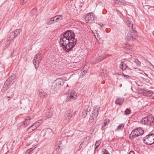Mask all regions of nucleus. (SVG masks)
Listing matches in <instances>:
<instances>
[{
    "mask_svg": "<svg viewBox=\"0 0 154 154\" xmlns=\"http://www.w3.org/2000/svg\"><path fill=\"white\" fill-rule=\"evenodd\" d=\"M124 100V98H118L116 100V103L120 105L122 103Z\"/></svg>",
    "mask_w": 154,
    "mask_h": 154,
    "instance_id": "obj_17",
    "label": "nucleus"
},
{
    "mask_svg": "<svg viewBox=\"0 0 154 154\" xmlns=\"http://www.w3.org/2000/svg\"><path fill=\"white\" fill-rule=\"evenodd\" d=\"M120 5H123L125 3V1L124 0H120Z\"/></svg>",
    "mask_w": 154,
    "mask_h": 154,
    "instance_id": "obj_38",
    "label": "nucleus"
},
{
    "mask_svg": "<svg viewBox=\"0 0 154 154\" xmlns=\"http://www.w3.org/2000/svg\"><path fill=\"white\" fill-rule=\"evenodd\" d=\"M134 63L137 66H140L141 65V63L138 60L136 59L134 61Z\"/></svg>",
    "mask_w": 154,
    "mask_h": 154,
    "instance_id": "obj_28",
    "label": "nucleus"
},
{
    "mask_svg": "<svg viewBox=\"0 0 154 154\" xmlns=\"http://www.w3.org/2000/svg\"><path fill=\"white\" fill-rule=\"evenodd\" d=\"M120 0H115V3L117 4L120 5Z\"/></svg>",
    "mask_w": 154,
    "mask_h": 154,
    "instance_id": "obj_39",
    "label": "nucleus"
},
{
    "mask_svg": "<svg viewBox=\"0 0 154 154\" xmlns=\"http://www.w3.org/2000/svg\"><path fill=\"white\" fill-rule=\"evenodd\" d=\"M127 67L126 64L124 62H122L120 64V68L122 70H125Z\"/></svg>",
    "mask_w": 154,
    "mask_h": 154,
    "instance_id": "obj_21",
    "label": "nucleus"
},
{
    "mask_svg": "<svg viewBox=\"0 0 154 154\" xmlns=\"http://www.w3.org/2000/svg\"><path fill=\"white\" fill-rule=\"evenodd\" d=\"M103 154H110L109 153H108L107 151H105L103 152Z\"/></svg>",
    "mask_w": 154,
    "mask_h": 154,
    "instance_id": "obj_45",
    "label": "nucleus"
},
{
    "mask_svg": "<svg viewBox=\"0 0 154 154\" xmlns=\"http://www.w3.org/2000/svg\"><path fill=\"white\" fill-rule=\"evenodd\" d=\"M12 56H13V54H12Z\"/></svg>",
    "mask_w": 154,
    "mask_h": 154,
    "instance_id": "obj_52",
    "label": "nucleus"
},
{
    "mask_svg": "<svg viewBox=\"0 0 154 154\" xmlns=\"http://www.w3.org/2000/svg\"><path fill=\"white\" fill-rule=\"evenodd\" d=\"M129 154H135V153L133 151H131L129 153Z\"/></svg>",
    "mask_w": 154,
    "mask_h": 154,
    "instance_id": "obj_42",
    "label": "nucleus"
},
{
    "mask_svg": "<svg viewBox=\"0 0 154 154\" xmlns=\"http://www.w3.org/2000/svg\"><path fill=\"white\" fill-rule=\"evenodd\" d=\"M30 128H31L32 129V131H33L34 130H35V128L33 127V125H32V126H30Z\"/></svg>",
    "mask_w": 154,
    "mask_h": 154,
    "instance_id": "obj_41",
    "label": "nucleus"
},
{
    "mask_svg": "<svg viewBox=\"0 0 154 154\" xmlns=\"http://www.w3.org/2000/svg\"><path fill=\"white\" fill-rule=\"evenodd\" d=\"M153 94L151 91L144 90L143 91V94L148 97L152 96Z\"/></svg>",
    "mask_w": 154,
    "mask_h": 154,
    "instance_id": "obj_19",
    "label": "nucleus"
},
{
    "mask_svg": "<svg viewBox=\"0 0 154 154\" xmlns=\"http://www.w3.org/2000/svg\"><path fill=\"white\" fill-rule=\"evenodd\" d=\"M88 138H89V137H87V138H88Z\"/></svg>",
    "mask_w": 154,
    "mask_h": 154,
    "instance_id": "obj_54",
    "label": "nucleus"
},
{
    "mask_svg": "<svg viewBox=\"0 0 154 154\" xmlns=\"http://www.w3.org/2000/svg\"><path fill=\"white\" fill-rule=\"evenodd\" d=\"M55 84L57 88H59L64 84V82L61 79H57L54 84Z\"/></svg>",
    "mask_w": 154,
    "mask_h": 154,
    "instance_id": "obj_12",
    "label": "nucleus"
},
{
    "mask_svg": "<svg viewBox=\"0 0 154 154\" xmlns=\"http://www.w3.org/2000/svg\"><path fill=\"white\" fill-rule=\"evenodd\" d=\"M98 110H97V113H96V115H95V114H94V116H93V117H94V118L95 117H97V113H98Z\"/></svg>",
    "mask_w": 154,
    "mask_h": 154,
    "instance_id": "obj_43",
    "label": "nucleus"
},
{
    "mask_svg": "<svg viewBox=\"0 0 154 154\" xmlns=\"http://www.w3.org/2000/svg\"><path fill=\"white\" fill-rule=\"evenodd\" d=\"M101 141L99 140L96 141L95 144V149H96L98 148L101 143Z\"/></svg>",
    "mask_w": 154,
    "mask_h": 154,
    "instance_id": "obj_27",
    "label": "nucleus"
},
{
    "mask_svg": "<svg viewBox=\"0 0 154 154\" xmlns=\"http://www.w3.org/2000/svg\"><path fill=\"white\" fill-rule=\"evenodd\" d=\"M15 76L14 75L10 76L8 79L5 82V83L10 87L12 85L14 82Z\"/></svg>",
    "mask_w": 154,
    "mask_h": 154,
    "instance_id": "obj_10",
    "label": "nucleus"
},
{
    "mask_svg": "<svg viewBox=\"0 0 154 154\" xmlns=\"http://www.w3.org/2000/svg\"><path fill=\"white\" fill-rule=\"evenodd\" d=\"M109 122V120L108 119H106V122L104 123V125H103L102 127L103 128L105 127L107 125H108Z\"/></svg>",
    "mask_w": 154,
    "mask_h": 154,
    "instance_id": "obj_30",
    "label": "nucleus"
},
{
    "mask_svg": "<svg viewBox=\"0 0 154 154\" xmlns=\"http://www.w3.org/2000/svg\"><path fill=\"white\" fill-rule=\"evenodd\" d=\"M82 143H82L80 145V146H81V147H82Z\"/></svg>",
    "mask_w": 154,
    "mask_h": 154,
    "instance_id": "obj_48",
    "label": "nucleus"
},
{
    "mask_svg": "<svg viewBox=\"0 0 154 154\" xmlns=\"http://www.w3.org/2000/svg\"><path fill=\"white\" fill-rule=\"evenodd\" d=\"M68 86H69L68 85H67L66 87H68Z\"/></svg>",
    "mask_w": 154,
    "mask_h": 154,
    "instance_id": "obj_51",
    "label": "nucleus"
},
{
    "mask_svg": "<svg viewBox=\"0 0 154 154\" xmlns=\"http://www.w3.org/2000/svg\"><path fill=\"white\" fill-rule=\"evenodd\" d=\"M152 33H153V35L154 36V31Z\"/></svg>",
    "mask_w": 154,
    "mask_h": 154,
    "instance_id": "obj_49",
    "label": "nucleus"
},
{
    "mask_svg": "<svg viewBox=\"0 0 154 154\" xmlns=\"http://www.w3.org/2000/svg\"><path fill=\"white\" fill-rule=\"evenodd\" d=\"M109 56V54H105L98 57L94 60V62L95 63H97L107 57Z\"/></svg>",
    "mask_w": 154,
    "mask_h": 154,
    "instance_id": "obj_11",
    "label": "nucleus"
},
{
    "mask_svg": "<svg viewBox=\"0 0 154 154\" xmlns=\"http://www.w3.org/2000/svg\"><path fill=\"white\" fill-rule=\"evenodd\" d=\"M66 94H68L66 100L67 101H70L71 99L74 100L77 97L75 93L73 90H69L68 93H66Z\"/></svg>",
    "mask_w": 154,
    "mask_h": 154,
    "instance_id": "obj_7",
    "label": "nucleus"
},
{
    "mask_svg": "<svg viewBox=\"0 0 154 154\" xmlns=\"http://www.w3.org/2000/svg\"><path fill=\"white\" fill-rule=\"evenodd\" d=\"M88 106H85L84 111L83 112L82 115V117L84 118L85 117L87 114V112H88Z\"/></svg>",
    "mask_w": 154,
    "mask_h": 154,
    "instance_id": "obj_22",
    "label": "nucleus"
},
{
    "mask_svg": "<svg viewBox=\"0 0 154 154\" xmlns=\"http://www.w3.org/2000/svg\"><path fill=\"white\" fill-rule=\"evenodd\" d=\"M20 30L18 29H16L14 32L11 33L9 35V40L11 41L14 39L20 33Z\"/></svg>",
    "mask_w": 154,
    "mask_h": 154,
    "instance_id": "obj_8",
    "label": "nucleus"
},
{
    "mask_svg": "<svg viewBox=\"0 0 154 154\" xmlns=\"http://www.w3.org/2000/svg\"><path fill=\"white\" fill-rule=\"evenodd\" d=\"M43 122L42 120H40L34 123L33 125V127L35 129H36L40 125H41Z\"/></svg>",
    "mask_w": 154,
    "mask_h": 154,
    "instance_id": "obj_16",
    "label": "nucleus"
},
{
    "mask_svg": "<svg viewBox=\"0 0 154 154\" xmlns=\"http://www.w3.org/2000/svg\"><path fill=\"white\" fill-rule=\"evenodd\" d=\"M63 17V16L62 15H57L54 17V18L55 20V21L56 22H58V21L62 20Z\"/></svg>",
    "mask_w": 154,
    "mask_h": 154,
    "instance_id": "obj_20",
    "label": "nucleus"
},
{
    "mask_svg": "<svg viewBox=\"0 0 154 154\" xmlns=\"http://www.w3.org/2000/svg\"><path fill=\"white\" fill-rule=\"evenodd\" d=\"M83 72L84 73V74L83 73L82 75H84V76L85 74V73H86V71H85V70H83Z\"/></svg>",
    "mask_w": 154,
    "mask_h": 154,
    "instance_id": "obj_47",
    "label": "nucleus"
},
{
    "mask_svg": "<svg viewBox=\"0 0 154 154\" xmlns=\"http://www.w3.org/2000/svg\"><path fill=\"white\" fill-rule=\"evenodd\" d=\"M56 151L57 153H59L61 151V149H60V146L58 145V146L56 149Z\"/></svg>",
    "mask_w": 154,
    "mask_h": 154,
    "instance_id": "obj_33",
    "label": "nucleus"
},
{
    "mask_svg": "<svg viewBox=\"0 0 154 154\" xmlns=\"http://www.w3.org/2000/svg\"><path fill=\"white\" fill-rule=\"evenodd\" d=\"M75 34L72 31H67L60 36V43L64 47L66 52H69L76 44L77 40L75 38Z\"/></svg>",
    "mask_w": 154,
    "mask_h": 154,
    "instance_id": "obj_1",
    "label": "nucleus"
},
{
    "mask_svg": "<svg viewBox=\"0 0 154 154\" xmlns=\"http://www.w3.org/2000/svg\"><path fill=\"white\" fill-rule=\"evenodd\" d=\"M94 16L93 13H88L85 18L86 23H91L94 20Z\"/></svg>",
    "mask_w": 154,
    "mask_h": 154,
    "instance_id": "obj_9",
    "label": "nucleus"
},
{
    "mask_svg": "<svg viewBox=\"0 0 154 154\" xmlns=\"http://www.w3.org/2000/svg\"><path fill=\"white\" fill-rule=\"evenodd\" d=\"M126 21V23L128 27H133V23L131 22V20L129 18H127Z\"/></svg>",
    "mask_w": 154,
    "mask_h": 154,
    "instance_id": "obj_18",
    "label": "nucleus"
},
{
    "mask_svg": "<svg viewBox=\"0 0 154 154\" xmlns=\"http://www.w3.org/2000/svg\"><path fill=\"white\" fill-rule=\"evenodd\" d=\"M39 95L41 97L44 98L47 95V93L44 90L41 89L39 91Z\"/></svg>",
    "mask_w": 154,
    "mask_h": 154,
    "instance_id": "obj_15",
    "label": "nucleus"
},
{
    "mask_svg": "<svg viewBox=\"0 0 154 154\" xmlns=\"http://www.w3.org/2000/svg\"><path fill=\"white\" fill-rule=\"evenodd\" d=\"M123 75L124 76V77H125V76H127V77H129V75H126L125 74H124L123 73Z\"/></svg>",
    "mask_w": 154,
    "mask_h": 154,
    "instance_id": "obj_46",
    "label": "nucleus"
},
{
    "mask_svg": "<svg viewBox=\"0 0 154 154\" xmlns=\"http://www.w3.org/2000/svg\"><path fill=\"white\" fill-rule=\"evenodd\" d=\"M55 22V20L54 17L48 20L47 23L48 24H51L54 23Z\"/></svg>",
    "mask_w": 154,
    "mask_h": 154,
    "instance_id": "obj_23",
    "label": "nucleus"
},
{
    "mask_svg": "<svg viewBox=\"0 0 154 154\" xmlns=\"http://www.w3.org/2000/svg\"><path fill=\"white\" fill-rule=\"evenodd\" d=\"M46 115H47L49 116H48V117H49V118L51 116V113H50V112H47Z\"/></svg>",
    "mask_w": 154,
    "mask_h": 154,
    "instance_id": "obj_40",
    "label": "nucleus"
},
{
    "mask_svg": "<svg viewBox=\"0 0 154 154\" xmlns=\"http://www.w3.org/2000/svg\"><path fill=\"white\" fill-rule=\"evenodd\" d=\"M72 111L67 112L66 113L64 116V118L66 120H69L72 116Z\"/></svg>",
    "mask_w": 154,
    "mask_h": 154,
    "instance_id": "obj_13",
    "label": "nucleus"
},
{
    "mask_svg": "<svg viewBox=\"0 0 154 154\" xmlns=\"http://www.w3.org/2000/svg\"><path fill=\"white\" fill-rule=\"evenodd\" d=\"M125 48L128 50L132 51L133 50V48L132 46L130 45H126L125 47H124Z\"/></svg>",
    "mask_w": 154,
    "mask_h": 154,
    "instance_id": "obj_26",
    "label": "nucleus"
},
{
    "mask_svg": "<svg viewBox=\"0 0 154 154\" xmlns=\"http://www.w3.org/2000/svg\"><path fill=\"white\" fill-rule=\"evenodd\" d=\"M131 113L130 110L127 109L125 111V114L126 115H129Z\"/></svg>",
    "mask_w": 154,
    "mask_h": 154,
    "instance_id": "obj_31",
    "label": "nucleus"
},
{
    "mask_svg": "<svg viewBox=\"0 0 154 154\" xmlns=\"http://www.w3.org/2000/svg\"><path fill=\"white\" fill-rule=\"evenodd\" d=\"M153 98L154 99V96H153Z\"/></svg>",
    "mask_w": 154,
    "mask_h": 154,
    "instance_id": "obj_53",
    "label": "nucleus"
},
{
    "mask_svg": "<svg viewBox=\"0 0 154 154\" xmlns=\"http://www.w3.org/2000/svg\"><path fill=\"white\" fill-rule=\"evenodd\" d=\"M133 68H134V69H136V67H133Z\"/></svg>",
    "mask_w": 154,
    "mask_h": 154,
    "instance_id": "obj_50",
    "label": "nucleus"
},
{
    "mask_svg": "<svg viewBox=\"0 0 154 154\" xmlns=\"http://www.w3.org/2000/svg\"><path fill=\"white\" fill-rule=\"evenodd\" d=\"M26 131L28 133H30L33 131L31 128L29 127L26 130Z\"/></svg>",
    "mask_w": 154,
    "mask_h": 154,
    "instance_id": "obj_34",
    "label": "nucleus"
},
{
    "mask_svg": "<svg viewBox=\"0 0 154 154\" xmlns=\"http://www.w3.org/2000/svg\"><path fill=\"white\" fill-rule=\"evenodd\" d=\"M107 73V71L106 69H102L101 71V74L102 75H104Z\"/></svg>",
    "mask_w": 154,
    "mask_h": 154,
    "instance_id": "obj_29",
    "label": "nucleus"
},
{
    "mask_svg": "<svg viewBox=\"0 0 154 154\" xmlns=\"http://www.w3.org/2000/svg\"><path fill=\"white\" fill-rule=\"evenodd\" d=\"M61 143V142L60 141H58L57 142V144H58V145H59Z\"/></svg>",
    "mask_w": 154,
    "mask_h": 154,
    "instance_id": "obj_44",
    "label": "nucleus"
},
{
    "mask_svg": "<svg viewBox=\"0 0 154 154\" xmlns=\"http://www.w3.org/2000/svg\"><path fill=\"white\" fill-rule=\"evenodd\" d=\"M34 149V148L32 149V148H30L29 150H27L26 152V154H30L31 152L32 151V150Z\"/></svg>",
    "mask_w": 154,
    "mask_h": 154,
    "instance_id": "obj_32",
    "label": "nucleus"
},
{
    "mask_svg": "<svg viewBox=\"0 0 154 154\" xmlns=\"http://www.w3.org/2000/svg\"><path fill=\"white\" fill-rule=\"evenodd\" d=\"M42 55L41 54H37L35 55V57L34 58L33 63L35 68H38L39 66V62L42 59Z\"/></svg>",
    "mask_w": 154,
    "mask_h": 154,
    "instance_id": "obj_6",
    "label": "nucleus"
},
{
    "mask_svg": "<svg viewBox=\"0 0 154 154\" xmlns=\"http://www.w3.org/2000/svg\"><path fill=\"white\" fill-rule=\"evenodd\" d=\"M31 119L29 116L26 117L25 119V121L22 122V124L25 126H26L29 125L31 122Z\"/></svg>",
    "mask_w": 154,
    "mask_h": 154,
    "instance_id": "obj_14",
    "label": "nucleus"
},
{
    "mask_svg": "<svg viewBox=\"0 0 154 154\" xmlns=\"http://www.w3.org/2000/svg\"><path fill=\"white\" fill-rule=\"evenodd\" d=\"M31 12L32 13L35 14L37 12V9H35V8L33 9L31 11Z\"/></svg>",
    "mask_w": 154,
    "mask_h": 154,
    "instance_id": "obj_37",
    "label": "nucleus"
},
{
    "mask_svg": "<svg viewBox=\"0 0 154 154\" xmlns=\"http://www.w3.org/2000/svg\"><path fill=\"white\" fill-rule=\"evenodd\" d=\"M9 87L5 83L2 89V92H5Z\"/></svg>",
    "mask_w": 154,
    "mask_h": 154,
    "instance_id": "obj_24",
    "label": "nucleus"
},
{
    "mask_svg": "<svg viewBox=\"0 0 154 154\" xmlns=\"http://www.w3.org/2000/svg\"><path fill=\"white\" fill-rule=\"evenodd\" d=\"M136 32L133 30H130L127 33L126 38L128 40H133L137 37L136 35Z\"/></svg>",
    "mask_w": 154,
    "mask_h": 154,
    "instance_id": "obj_5",
    "label": "nucleus"
},
{
    "mask_svg": "<svg viewBox=\"0 0 154 154\" xmlns=\"http://www.w3.org/2000/svg\"><path fill=\"white\" fill-rule=\"evenodd\" d=\"M94 35L96 39H97V40H98V39H100V36H98L99 35L97 33L95 34H94Z\"/></svg>",
    "mask_w": 154,
    "mask_h": 154,
    "instance_id": "obj_36",
    "label": "nucleus"
},
{
    "mask_svg": "<svg viewBox=\"0 0 154 154\" xmlns=\"http://www.w3.org/2000/svg\"><path fill=\"white\" fill-rule=\"evenodd\" d=\"M144 142L146 144L151 145L154 143V134L146 136L143 140Z\"/></svg>",
    "mask_w": 154,
    "mask_h": 154,
    "instance_id": "obj_4",
    "label": "nucleus"
},
{
    "mask_svg": "<svg viewBox=\"0 0 154 154\" xmlns=\"http://www.w3.org/2000/svg\"><path fill=\"white\" fill-rule=\"evenodd\" d=\"M144 133V131L141 128H137L133 130L130 134L131 139H134L142 135Z\"/></svg>",
    "mask_w": 154,
    "mask_h": 154,
    "instance_id": "obj_3",
    "label": "nucleus"
},
{
    "mask_svg": "<svg viewBox=\"0 0 154 154\" xmlns=\"http://www.w3.org/2000/svg\"><path fill=\"white\" fill-rule=\"evenodd\" d=\"M124 126V124H121L118 126L116 130L119 131L120 130H122Z\"/></svg>",
    "mask_w": 154,
    "mask_h": 154,
    "instance_id": "obj_25",
    "label": "nucleus"
},
{
    "mask_svg": "<svg viewBox=\"0 0 154 154\" xmlns=\"http://www.w3.org/2000/svg\"><path fill=\"white\" fill-rule=\"evenodd\" d=\"M141 123L142 124L147 125H154V118L152 115H149L146 117L143 118L141 120Z\"/></svg>",
    "mask_w": 154,
    "mask_h": 154,
    "instance_id": "obj_2",
    "label": "nucleus"
},
{
    "mask_svg": "<svg viewBox=\"0 0 154 154\" xmlns=\"http://www.w3.org/2000/svg\"><path fill=\"white\" fill-rule=\"evenodd\" d=\"M27 1V0H21L20 4L23 5Z\"/></svg>",
    "mask_w": 154,
    "mask_h": 154,
    "instance_id": "obj_35",
    "label": "nucleus"
}]
</instances>
